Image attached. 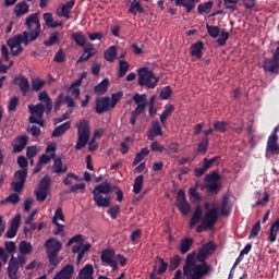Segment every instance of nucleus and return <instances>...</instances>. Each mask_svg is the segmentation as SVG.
Here are the masks:
<instances>
[{
	"instance_id": "26",
	"label": "nucleus",
	"mask_w": 279,
	"mask_h": 279,
	"mask_svg": "<svg viewBox=\"0 0 279 279\" xmlns=\"http://www.w3.org/2000/svg\"><path fill=\"white\" fill-rule=\"evenodd\" d=\"M43 19L45 21V24L48 28L56 29L58 27H62L63 24L60 22L53 21V14L51 12H46L43 14Z\"/></svg>"
},
{
	"instance_id": "49",
	"label": "nucleus",
	"mask_w": 279,
	"mask_h": 279,
	"mask_svg": "<svg viewBox=\"0 0 279 279\" xmlns=\"http://www.w3.org/2000/svg\"><path fill=\"white\" fill-rule=\"evenodd\" d=\"M117 58V47L116 46H111L110 48H108L105 52V59L108 62H114Z\"/></svg>"
},
{
	"instance_id": "5",
	"label": "nucleus",
	"mask_w": 279,
	"mask_h": 279,
	"mask_svg": "<svg viewBox=\"0 0 279 279\" xmlns=\"http://www.w3.org/2000/svg\"><path fill=\"white\" fill-rule=\"evenodd\" d=\"M112 192L111 184L108 182H102L95 186L93 194H94V202L98 207L108 208L111 205L110 196L104 197L102 194L108 195Z\"/></svg>"
},
{
	"instance_id": "62",
	"label": "nucleus",
	"mask_w": 279,
	"mask_h": 279,
	"mask_svg": "<svg viewBox=\"0 0 279 279\" xmlns=\"http://www.w3.org/2000/svg\"><path fill=\"white\" fill-rule=\"evenodd\" d=\"M27 132L29 134H32V136L35 137V138H38L41 134V130L37 125H28L27 126Z\"/></svg>"
},
{
	"instance_id": "17",
	"label": "nucleus",
	"mask_w": 279,
	"mask_h": 279,
	"mask_svg": "<svg viewBox=\"0 0 279 279\" xmlns=\"http://www.w3.org/2000/svg\"><path fill=\"white\" fill-rule=\"evenodd\" d=\"M22 216L17 214L11 222V227H9L8 231L5 232V239H14L19 233V228L21 227Z\"/></svg>"
},
{
	"instance_id": "21",
	"label": "nucleus",
	"mask_w": 279,
	"mask_h": 279,
	"mask_svg": "<svg viewBox=\"0 0 279 279\" xmlns=\"http://www.w3.org/2000/svg\"><path fill=\"white\" fill-rule=\"evenodd\" d=\"M56 157V145L50 144L46 147V154H44L37 162L40 165H48Z\"/></svg>"
},
{
	"instance_id": "16",
	"label": "nucleus",
	"mask_w": 279,
	"mask_h": 279,
	"mask_svg": "<svg viewBox=\"0 0 279 279\" xmlns=\"http://www.w3.org/2000/svg\"><path fill=\"white\" fill-rule=\"evenodd\" d=\"M114 109L112 107V102H110V97L105 96L96 100V113L102 114L105 112H109L110 110Z\"/></svg>"
},
{
	"instance_id": "14",
	"label": "nucleus",
	"mask_w": 279,
	"mask_h": 279,
	"mask_svg": "<svg viewBox=\"0 0 279 279\" xmlns=\"http://www.w3.org/2000/svg\"><path fill=\"white\" fill-rule=\"evenodd\" d=\"M175 206L179 208L181 215L186 216L190 214L191 207L186 201L184 190H179L175 198Z\"/></svg>"
},
{
	"instance_id": "51",
	"label": "nucleus",
	"mask_w": 279,
	"mask_h": 279,
	"mask_svg": "<svg viewBox=\"0 0 279 279\" xmlns=\"http://www.w3.org/2000/svg\"><path fill=\"white\" fill-rule=\"evenodd\" d=\"M182 262V258L180 255H174V257H170V263H169V271H174L177 268L180 267Z\"/></svg>"
},
{
	"instance_id": "32",
	"label": "nucleus",
	"mask_w": 279,
	"mask_h": 279,
	"mask_svg": "<svg viewBox=\"0 0 279 279\" xmlns=\"http://www.w3.org/2000/svg\"><path fill=\"white\" fill-rule=\"evenodd\" d=\"M193 245H194V239H191V238L182 239L180 242L179 251L182 255H184L187 252H190V250H191V247H193Z\"/></svg>"
},
{
	"instance_id": "28",
	"label": "nucleus",
	"mask_w": 279,
	"mask_h": 279,
	"mask_svg": "<svg viewBox=\"0 0 279 279\" xmlns=\"http://www.w3.org/2000/svg\"><path fill=\"white\" fill-rule=\"evenodd\" d=\"M204 43L202 40L196 41L191 46V56L202 59L203 57Z\"/></svg>"
},
{
	"instance_id": "53",
	"label": "nucleus",
	"mask_w": 279,
	"mask_h": 279,
	"mask_svg": "<svg viewBox=\"0 0 279 279\" xmlns=\"http://www.w3.org/2000/svg\"><path fill=\"white\" fill-rule=\"evenodd\" d=\"M206 28H207V34L214 39L220 36L221 29L219 26H213L207 24Z\"/></svg>"
},
{
	"instance_id": "18",
	"label": "nucleus",
	"mask_w": 279,
	"mask_h": 279,
	"mask_svg": "<svg viewBox=\"0 0 279 279\" xmlns=\"http://www.w3.org/2000/svg\"><path fill=\"white\" fill-rule=\"evenodd\" d=\"M75 5V0H69L68 2L61 4L58 9H57V15L59 17H63V19H71L70 16V12L73 10Z\"/></svg>"
},
{
	"instance_id": "56",
	"label": "nucleus",
	"mask_w": 279,
	"mask_h": 279,
	"mask_svg": "<svg viewBox=\"0 0 279 279\" xmlns=\"http://www.w3.org/2000/svg\"><path fill=\"white\" fill-rule=\"evenodd\" d=\"M73 180L80 181V177L74 172H69L66 178L63 179V184H65V186H70L73 184Z\"/></svg>"
},
{
	"instance_id": "46",
	"label": "nucleus",
	"mask_w": 279,
	"mask_h": 279,
	"mask_svg": "<svg viewBox=\"0 0 279 279\" xmlns=\"http://www.w3.org/2000/svg\"><path fill=\"white\" fill-rule=\"evenodd\" d=\"M59 272L61 275L65 276L68 279H72L73 275L75 272V268L73 265L68 264V265L63 266V268H61Z\"/></svg>"
},
{
	"instance_id": "31",
	"label": "nucleus",
	"mask_w": 279,
	"mask_h": 279,
	"mask_svg": "<svg viewBox=\"0 0 279 279\" xmlns=\"http://www.w3.org/2000/svg\"><path fill=\"white\" fill-rule=\"evenodd\" d=\"M28 12H29V5L27 4L26 1L19 2L15 5L14 14L16 15V17H21L27 14Z\"/></svg>"
},
{
	"instance_id": "48",
	"label": "nucleus",
	"mask_w": 279,
	"mask_h": 279,
	"mask_svg": "<svg viewBox=\"0 0 279 279\" xmlns=\"http://www.w3.org/2000/svg\"><path fill=\"white\" fill-rule=\"evenodd\" d=\"M148 155H149V149L147 147L142 148L141 151L136 154V157L133 161V166L141 163L145 159V157H147Z\"/></svg>"
},
{
	"instance_id": "35",
	"label": "nucleus",
	"mask_w": 279,
	"mask_h": 279,
	"mask_svg": "<svg viewBox=\"0 0 279 279\" xmlns=\"http://www.w3.org/2000/svg\"><path fill=\"white\" fill-rule=\"evenodd\" d=\"M71 128V122H63L59 126L54 129L52 132V137L58 138L65 134L68 130Z\"/></svg>"
},
{
	"instance_id": "8",
	"label": "nucleus",
	"mask_w": 279,
	"mask_h": 279,
	"mask_svg": "<svg viewBox=\"0 0 279 279\" xmlns=\"http://www.w3.org/2000/svg\"><path fill=\"white\" fill-rule=\"evenodd\" d=\"M24 26L27 27L28 36L31 40H37L41 33V24L38 16V13H32L27 16L26 22H24Z\"/></svg>"
},
{
	"instance_id": "44",
	"label": "nucleus",
	"mask_w": 279,
	"mask_h": 279,
	"mask_svg": "<svg viewBox=\"0 0 279 279\" xmlns=\"http://www.w3.org/2000/svg\"><path fill=\"white\" fill-rule=\"evenodd\" d=\"M47 84V82H45L44 80L36 77L34 80H32V90L34 93H39L44 86Z\"/></svg>"
},
{
	"instance_id": "59",
	"label": "nucleus",
	"mask_w": 279,
	"mask_h": 279,
	"mask_svg": "<svg viewBox=\"0 0 279 279\" xmlns=\"http://www.w3.org/2000/svg\"><path fill=\"white\" fill-rule=\"evenodd\" d=\"M120 213H121L120 206H113L107 210V214L111 217L112 220H116L119 217Z\"/></svg>"
},
{
	"instance_id": "41",
	"label": "nucleus",
	"mask_w": 279,
	"mask_h": 279,
	"mask_svg": "<svg viewBox=\"0 0 279 279\" xmlns=\"http://www.w3.org/2000/svg\"><path fill=\"white\" fill-rule=\"evenodd\" d=\"M92 248V244L86 243V244H75L72 246V253L73 254H77L78 252L82 254H86L87 252H89Z\"/></svg>"
},
{
	"instance_id": "12",
	"label": "nucleus",
	"mask_w": 279,
	"mask_h": 279,
	"mask_svg": "<svg viewBox=\"0 0 279 279\" xmlns=\"http://www.w3.org/2000/svg\"><path fill=\"white\" fill-rule=\"evenodd\" d=\"M169 263L165 262L162 257H155L154 259V268L149 274V279H160L157 276H161L168 271Z\"/></svg>"
},
{
	"instance_id": "33",
	"label": "nucleus",
	"mask_w": 279,
	"mask_h": 279,
	"mask_svg": "<svg viewBox=\"0 0 279 279\" xmlns=\"http://www.w3.org/2000/svg\"><path fill=\"white\" fill-rule=\"evenodd\" d=\"M19 83L17 86L22 93L23 96H26L27 93L29 92V82L27 77L25 76H19L15 78Z\"/></svg>"
},
{
	"instance_id": "7",
	"label": "nucleus",
	"mask_w": 279,
	"mask_h": 279,
	"mask_svg": "<svg viewBox=\"0 0 279 279\" xmlns=\"http://www.w3.org/2000/svg\"><path fill=\"white\" fill-rule=\"evenodd\" d=\"M137 84L141 87H146L148 89H155L158 84V78L155 76V72L149 71L148 68H142L138 73Z\"/></svg>"
},
{
	"instance_id": "24",
	"label": "nucleus",
	"mask_w": 279,
	"mask_h": 279,
	"mask_svg": "<svg viewBox=\"0 0 279 279\" xmlns=\"http://www.w3.org/2000/svg\"><path fill=\"white\" fill-rule=\"evenodd\" d=\"M177 7H183L186 9V13H191L196 8V4L201 2V0H173Z\"/></svg>"
},
{
	"instance_id": "9",
	"label": "nucleus",
	"mask_w": 279,
	"mask_h": 279,
	"mask_svg": "<svg viewBox=\"0 0 279 279\" xmlns=\"http://www.w3.org/2000/svg\"><path fill=\"white\" fill-rule=\"evenodd\" d=\"M51 191V178L50 175H45L40 183L37 185L34 191V195L36 197V202L44 203L47 201Z\"/></svg>"
},
{
	"instance_id": "4",
	"label": "nucleus",
	"mask_w": 279,
	"mask_h": 279,
	"mask_svg": "<svg viewBox=\"0 0 279 279\" xmlns=\"http://www.w3.org/2000/svg\"><path fill=\"white\" fill-rule=\"evenodd\" d=\"M31 43H35V40H31V37L28 36L27 32H23L22 34L14 35L13 37L9 38L7 41V45L9 48H11L12 56H21V53L24 51V46H28Z\"/></svg>"
},
{
	"instance_id": "37",
	"label": "nucleus",
	"mask_w": 279,
	"mask_h": 279,
	"mask_svg": "<svg viewBox=\"0 0 279 279\" xmlns=\"http://www.w3.org/2000/svg\"><path fill=\"white\" fill-rule=\"evenodd\" d=\"M278 232H279V218L276 219V220L274 221V223L270 226V229H269V236H268V241H269L270 243L276 242Z\"/></svg>"
},
{
	"instance_id": "10",
	"label": "nucleus",
	"mask_w": 279,
	"mask_h": 279,
	"mask_svg": "<svg viewBox=\"0 0 279 279\" xmlns=\"http://www.w3.org/2000/svg\"><path fill=\"white\" fill-rule=\"evenodd\" d=\"M262 69L264 72L272 75L279 74V46L275 48L271 58H266L263 60Z\"/></svg>"
},
{
	"instance_id": "42",
	"label": "nucleus",
	"mask_w": 279,
	"mask_h": 279,
	"mask_svg": "<svg viewBox=\"0 0 279 279\" xmlns=\"http://www.w3.org/2000/svg\"><path fill=\"white\" fill-rule=\"evenodd\" d=\"M143 186H144V175L140 174L135 178L134 180V187H133V192L137 195L141 194L143 191Z\"/></svg>"
},
{
	"instance_id": "61",
	"label": "nucleus",
	"mask_w": 279,
	"mask_h": 279,
	"mask_svg": "<svg viewBox=\"0 0 279 279\" xmlns=\"http://www.w3.org/2000/svg\"><path fill=\"white\" fill-rule=\"evenodd\" d=\"M222 2H225L226 8L231 12L238 10L239 0H222Z\"/></svg>"
},
{
	"instance_id": "39",
	"label": "nucleus",
	"mask_w": 279,
	"mask_h": 279,
	"mask_svg": "<svg viewBox=\"0 0 279 279\" xmlns=\"http://www.w3.org/2000/svg\"><path fill=\"white\" fill-rule=\"evenodd\" d=\"M71 39L75 41V44L78 45L80 47L86 46V43H87L86 35H83L81 32L73 33L71 35Z\"/></svg>"
},
{
	"instance_id": "58",
	"label": "nucleus",
	"mask_w": 279,
	"mask_h": 279,
	"mask_svg": "<svg viewBox=\"0 0 279 279\" xmlns=\"http://www.w3.org/2000/svg\"><path fill=\"white\" fill-rule=\"evenodd\" d=\"M221 191V184L219 182L208 183L207 184V192L217 194Z\"/></svg>"
},
{
	"instance_id": "30",
	"label": "nucleus",
	"mask_w": 279,
	"mask_h": 279,
	"mask_svg": "<svg viewBox=\"0 0 279 279\" xmlns=\"http://www.w3.org/2000/svg\"><path fill=\"white\" fill-rule=\"evenodd\" d=\"M145 109H146V104H142V105H137L136 109L131 111V120H130L131 125L133 126L135 125L137 118L141 117L142 113H144Z\"/></svg>"
},
{
	"instance_id": "54",
	"label": "nucleus",
	"mask_w": 279,
	"mask_h": 279,
	"mask_svg": "<svg viewBox=\"0 0 279 279\" xmlns=\"http://www.w3.org/2000/svg\"><path fill=\"white\" fill-rule=\"evenodd\" d=\"M19 251L22 255H27L33 251V246L26 241H22L19 245Z\"/></svg>"
},
{
	"instance_id": "36",
	"label": "nucleus",
	"mask_w": 279,
	"mask_h": 279,
	"mask_svg": "<svg viewBox=\"0 0 279 279\" xmlns=\"http://www.w3.org/2000/svg\"><path fill=\"white\" fill-rule=\"evenodd\" d=\"M202 217H203V209L201 206H196L195 210L193 213V216L190 220V227L194 228L195 226H197L198 222L201 221Z\"/></svg>"
},
{
	"instance_id": "22",
	"label": "nucleus",
	"mask_w": 279,
	"mask_h": 279,
	"mask_svg": "<svg viewBox=\"0 0 279 279\" xmlns=\"http://www.w3.org/2000/svg\"><path fill=\"white\" fill-rule=\"evenodd\" d=\"M162 129L160 122L154 121L151 122V129L147 132L148 141H155L156 137L162 136Z\"/></svg>"
},
{
	"instance_id": "63",
	"label": "nucleus",
	"mask_w": 279,
	"mask_h": 279,
	"mask_svg": "<svg viewBox=\"0 0 279 279\" xmlns=\"http://www.w3.org/2000/svg\"><path fill=\"white\" fill-rule=\"evenodd\" d=\"M122 97H123V93L122 92H118L116 94H112L111 97H110L111 107L116 108L117 104L120 102Z\"/></svg>"
},
{
	"instance_id": "50",
	"label": "nucleus",
	"mask_w": 279,
	"mask_h": 279,
	"mask_svg": "<svg viewBox=\"0 0 279 279\" xmlns=\"http://www.w3.org/2000/svg\"><path fill=\"white\" fill-rule=\"evenodd\" d=\"M129 69H130L129 62L125 60H121L119 63V74H118L119 78L124 77L128 74Z\"/></svg>"
},
{
	"instance_id": "38",
	"label": "nucleus",
	"mask_w": 279,
	"mask_h": 279,
	"mask_svg": "<svg viewBox=\"0 0 279 279\" xmlns=\"http://www.w3.org/2000/svg\"><path fill=\"white\" fill-rule=\"evenodd\" d=\"M81 85H82V77L76 80L69 87V92L71 93L72 97H74V99H78L81 95V89H80Z\"/></svg>"
},
{
	"instance_id": "43",
	"label": "nucleus",
	"mask_w": 279,
	"mask_h": 279,
	"mask_svg": "<svg viewBox=\"0 0 279 279\" xmlns=\"http://www.w3.org/2000/svg\"><path fill=\"white\" fill-rule=\"evenodd\" d=\"M230 123L226 121L214 122V131L219 133H226L229 130Z\"/></svg>"
},
{
	"instance_id": "27",
	"label": "nucleus",
	"mask_w": 279,
	"mask_h": 279,
	"mask_svg": "<svg viewBox=\"0 0 279 279\" xmlns=\"http://www.w3.org/2000/svg\"><path fill=\"white\" fill-rule=\"evenodd\" d=\"M129 3H131V5H129V13H131L132 15L136 16L137 13L143 14L145 12L141 1L131 0V2Z\"/></svg>"
},
{
	"instance_id": "40",
	"label": "nucleus",
	"mask_w": 279,
	"mask_h": 279,
	"mask_svg": "<svg viewBox=\"0 0 279 279\" xmlns=\"http://www.w3.org/2000/svg\"><path fill=\"white\" fill-rule=\"evenodd\" d=\"M173 112H174L173 105H167L165 107V110H163L162 114L160 116V122H161L162 126H165V122L168 120L169 117L172 116Z\"/></svg>"
},
{
	"instance_id": "64",
	"label": "nucleus",
	"mask_w": 279,
	"mask_h": 279,
	"mask_svg": "<svg viewBox=\"0 0 279 279\" xmlns=\"http://www.w3.org/2000/svg\"><path fill=\"white\" fill-rule=\"evenodd\" d=\"M133 100L134 102L138 106V105H143L146 104L147 106V96L145 94L141 95V94H135L133 96Z\"/></svg>"
},
{
	"instance_id": "47",
	"label": "nucleus",
	"mask_w": 279,
	"mask_h": 279,
	"mask_svg": "<svg viewBox=\"0 0 279 279\" xmlns=\"http://www.w3.org/2000/svg\"><path fill=\"white\" fill-rule=\"evenodd\" d=\"M109 86V80H102L98 85L95 86L94 90L96 94H106Z\"/></svg>"
},
{
	"instance_id": "57",
	"label": "nucleus",
	"mask_w": 279,
	"mask_h": 279,
	"mask_svg": "<svg viewBox=\"0 0 279 279\" xmlns=\"http://www.w3.org/2000/svg\"><path fill=\"white\" fill-rule=\"evenodd\" d=\"M172 89L169 85L165 86L160 92V100H168L171 97Z\"/></svg>"
},
{
	"instance_id": "20",
	"label": "nucleus",
	"mask_w": 279,
	"mask_h": 279,
	"mask_svg": "<svg viewBox=\"0 0 279 279\" xmlns=\"http://www.w3.org/2000/svg\"><path fill=\"white\" fill-rule=\"evenodd\" d=\"M28 143V136L27 135H20L15 137L13 143V154H21L25 149Z\"/></svg>"
},
{
	"instance_id": "52",
	"label": "nucleus",
	"mask_w": 279,
	"mask_h": 279,
	"mask_svg": "<svg viewBox=\"0 0 279 279\" xmlns=\"http://www.w3.org/2000/svg\"><path fill=\"white\" fill-rule=\"evenodd\" d=\"M59 36H60V33H58V32L53 33L52 35L49 36V38L47 40L44 41V45L46 47H50V46H53V45L60 43Z\"/></svg>"
},
{
	"instance_id": "55",
	"label": "nucleus",
	"mask_w": 279,
	"mask_h": 279,
	"mask_svg": "<svg viewBox=\"0 0 279 279\" xmlns=\"http://www.w3.org/2000/svg\"><path fill=\"white\" fill-rule=\"evenodd\" d=\"M260 230H262V220H257L253 226V229H251V234H248V239L250 240L255 239L257 234L260 232Z\"/></svg>"
},
{
	"instance_id": "25",
	"label": "nucleus",
	"mask_w": 279,
	"mask_h": 279,
	"mask_svg": "<svg viewBox=\"0 0 279 279\" xmlns=\"http://www.w3.org/2000/svg\"><path fill=\"white\" fill-rule=\"evenodd\" d=\"M114 256H116V252L113 250H110V248L102 250L100 254V262L102 265L107 266L110 263L116 262V259L113 258Z\"/></svg>"
},
{
	"instance_id": "19",
	"label": "nucleus",
	"mask_w": 279,
	"mask_h": 279,
	"mask_svg": "<svg viewBox=\"0 0 279 279\" xmlns=\"http://www.w3.org/2000/svg\"><path fill=\"white\" fill-rule=\"evenodd\" d=\"M218 220H219V210L217 209V207H213L211 209H208L205 213L204 220L202 221L205 222L207 226H210L211 228H214V226L217 223Z\"/></svg>"
},
{
	"instance_id": "1",
	"label": "nucleus",
	"mask_w": 279,
	"mask_h": 279,
	"mask_svg": "<svg viewBox=\"0 0 279 279\" xmlns=\"http://www.w3.org/2000/svg\"><path fill=\"white\" fill-rule=\"evenodd\" d=\"M197 254L192 252L187 255L185 265H183V276L189 279H203L205 276H209L213 271V267L207 262L196 263Z\"/></svg>"
},
{
	"instance_id": "15",
	"label": "nucleus",
	"mask_w": 279,
	"mask_h": 279,
	"mask_svg": "<svg viewBox=\"0 0 279 279\" xmlns=\"http://www.w3.org/2000/svg\"><path fill=\"white\" fill-rule=\"evenodd\" d=\"M216 250L217 245L213 241H209L207 244H203L198 254L196 255V259H198L199 263H204L208 256L216 252Z\"/></svg>"
},
{
	"instance_id": "3",
	"label": "nucleus",
	"mask_w": 279,
	"mask_h": 279,
	"mask_svg": "<svg viewBox=\"0 0 279 279\" xmlns=\"http://www.w3.org/2000/svg\"><path fill=\"white\" fill-rule=\"evenodd\" d=\"M44 246L46 248V255L49 266L57 267L58 265H60V263L62 262V257H58V255L60 254V252H62L63 244L54 238H49L45 242Z\"/></svg>"
},
{
	"instance_id": "45",
	"label": "nucleus",
	"mask_w": 279,
	"mask_h": 279,
	"mask_svg": "<svg viewBox=\"0 0 279 279\" xmlns=\"http://www.w3.org/2000/svg\"><path fill=\"white\" fill-rule=\"evenodd\" d=\"M213 7H214V2L211 0H209V1L205 2V3H201L198 5V13L201 15L209 14L211 9H213Z\"/></svg>"
},
{
	"instance_id": "60",
	"label": "nucleus",
	"mask_w": 279,
	"mask_h": 279,
	"mask_svg": "<svg viewBox=\"0 0 279 279\" xmlns=\"http://www.w3.org/2000/svg\"><path fill=\"white\" fill-rule=\"evenodd\" d=\"M209 146L208 137H203V141L198 144V153L199 154H207Z\"/></svg>"
},
{
	"instance_id": "23",
	"label": "nucleus",
	"mask_w": 279,
	"mask_h": 279,
	"mask_svg": "<svg viewBox=\"0 0 279 279\" xmlns=\"http://www.w3.org/2000/svg\"><path fill=\"white\" fill-rule=\"evenodd\" d=\"M233 205L230 204V197L228 194L222 196L221 207H220V215L228 217L232 214Z\"/></svg>"
},
{
	"instance_id": "2",
	"label": "nucleus",
	"mask_w": 279,
	"mask_h": 279,
	"mask_svg": "<svg viewBox=\"0 0 279 279\" xmlns=\"http://www.w3.org/2000/svg\"><path fill=\"white\" fill-rule=\"evenodd\" d=\"M37 99L40 101L39 104L28 106L32 117L43 118L45 112L47 116H49L52 111V99L48 92H41L39 96H37Z\"/></svg>"
},
{
	"instance_id": "13",
	"label": "nucleus",
	"mask_w": 279,
	"mask_h": 279,
	"mask_svg": "<svg viewBox=\"0 0 279 279\" xmlns=\"http://www.w3.org/2000/svg\"><path fill=\"white\" fill-rule=\"evenodd\" d=\"M27 179V169H20L13 175L12 190L21 193L26 183Z\"/></svg>"
},
{
	"instance_id": "34",
	"label": "nucleus",
	"mask_w": 279,
	"mask_h": 279,
	"mask_svg": "<svg viewBox=\"0 0 279 279\" xmlns=\"http://www.w3.org/2000/svg\"><path fill=\"white\" fill-rule=\"evenodd\" d=\"M94 268L93 265L86 264L84 268L81 269L78 278L76 279H94Z\"/></svg>"
},
{
	"instance_id": "11",
	"label": "nucleus",
	"mask_w": 279,
	"mask_h": 279,
	"mask_svg": "<svg viewBox=\"0 0 279 279\" xmlns=\"http://www.w3.org/2000/svg\"><path fill=\"white\" fill-rule=\"evenodd\" d=\"M278 132H279V125H276L267 141L266 158H270L271 156L279 155Z\"/></svg>"
},
{
	"instance_id": "6",
	"label": "nucleus",
	"mask_w": 279,
	"mask_h": 279,
	"mask_svg": "<svg viewBox=\"0 0 279 279\" xmlns=\"http://www.w3.org/2000/svg\"><path fill=\"white\" fill-rule=\"evenodd\" d=\"M77 130L78 140L75 144V150H82L87 146L90 140V123L86 119H83L81 122L75 123Z\"/></svg>"
},
{
	"instance_id": "29",
	"label": "nucleus",
	"mask_w": 279,
	"mask_h": 279,
	"mask_svg": "<svg viewBox=\"0 0 279 279\" xmlns=\"http://www.w3.org/2000/svg\"><path fill=\"white\" fill-rule=\"evenodd\" d=\"M52 170L56 174L66 173L68 166L63 165L61 157H57V159H54Z\"/></svg>"
}]
</instances>
